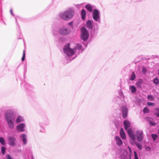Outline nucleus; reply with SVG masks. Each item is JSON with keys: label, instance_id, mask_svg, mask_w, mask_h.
<instances>
[{"label": "nucleus", "instance_id": "473e14b6", "mask_svg": "<svg viewBox=\"0 0 159 159\" xmlns=\"http://www.w3.org/2000/svg\"><path fill=\"white\" fill-rule=\"evenodd\" d=\"M134 159H138V157L136 152L135 151H134Z\"/></svg>", "mask_w": 159, "mask_h": 159}, {"label": "nucleus", "instance_id": "6e6552de", "mask_svg": "<svg viewBox=\"0 0 159 159\" xmlns=\"http://www.w3.org/2000/svg\"><path fill=\"white\" fill-rule=\"evenodd\" d=\"M58 32L62 35H66L70 33L71 30L68 27H62L59 29Z\"/></svg>", "mask_w": 159, "mask_h": 159}, {"label": "nucleus", "instance_id": "7ed1b4c3", "mask_svg": "<svg viewBox=\"0 0 159 159\" xmlns=\"http://www.w3.org/2000/svg\"><path fill=\"white\" fill-rule=\"evenodd\" d=\"M75 12L71 8H70L64 11L59 13V17L65 20H68L74 16Z\"/></svg>", "mask_w": 159, "mask_h": 159}, {"label": "nucleus", "instance_id": "79ce46f5", "mask_svg": "<svg viewBox=\"0 0 159 159\" xmlns=\"http://www.w3.org/2000/svg\"><path fill=\"white\" fill-rule=\"evenodd\" d=\"M10 13L12 16H14V14L12 12V9H11L10 10Z\"/></svg>", "mask_w": 159, "mask_h": 159}, {"label": "nucleus", "instance_id": "c9c22d12", "mask_svg": "<svg viewBox=\"0 0 159 159\" xmlns=\"http://www.w3.org/2000/svg\"><path fill=\"white\" fill-rule=\"evenodd\" d=\"M82 4H77L75 5V7L78 8H80L82 6Z\"/></svg>", "mask_w": 159, "mask_h": 159}, {"label": "nucleus", "instance_id": "f03ea898", "mask_svg": "<svg viewBox=\"0 0 159 159\" xmlns=\"http://www.w3.org/2000/svg\"><path fill=\"white\" fill-rule=\"evenodd\" d=\"M5 118L9 128L13 129L14 128V121L15 118L13 115V111L11 110H7L5 115Z\"/></svg>", "mask_w": 159, "mask_h": 159}, {"label": "nucleus", "instance_id": "ea45409f", "mask_svg": "<svg viewBox=\"0 0 159 159\" xmlns=\"http://www.w3.org/2000/svg\"><path fill=\"white\" fill-rule=\"evenodd\" d=\"M142 71L144 73H145L146 71V68H145L144 67H143V68H142Z\"/></svg>", "mask_w": 159, "mask_h": 159}, {"label": "nucleus", "instance_id": "7c9ffc66", "mask_svg": "<svg viewBox=\"0 0 159 159\" xmlns=\"http://www.w3.org/2000/svg\"><path fill=\"white\" fill-rule=\"evenodd\" d=\"M149 110L147 107H145L143 109V112L144 113L148 112Z\"/></svg>", "mask_w": 159, "mask_h": 159}, {"label": "nucleus", "instance_id": "37998d69", "mask_svg": "<svg viewBox=\"0 0 159 159\" xmlns=\"http://www.w3.org/2000/svg\"><path fill=\"white\" fill-rule=\"evenodd\" d=\"M73 24V22H71L68 23V25L70 26H72Z\"/></svg>", "mask_w": 159, "mask_h": 159}, {"label": "nucleus", "instance_id": "a19ab883", "mask_svg": "<svg viewBox=\"0 0 159 159\" xmlns=\"http://www.w3.org/2000/svg\"><path fill=\"white\" fill-rule=\"evenodd\" d=\"M128 149H129V150L130 153H132V150L131 149V148L129 146L128 147Z\"/></svg>", "mask_w": 159, "mask_h": 159}, {"label": "nucleus", "instance_id": "a211bd4d", "mask_svg": "<svg viewBox=\"0 0 159 159\" xmlns=\"http://www.w3.org/2000/svg\"><path fill=\"white\" fill-rule=\"evenodd\" d=\"M25 121L24 118L20 116H18L16 120V122L17 123H20V122H24Z\"/></svg>", "mask_w": 159, "mask_h": 159}, {"label": "nucleus", "instance_id": "aec40b11", "mask_svg": "<svg viewBox=\"0 0 159 159\" xmlns=\"http://www.w3.org/2000/svg\"><path fill=\"white\" fill-rule=\"evenodd\" d=\"M52 32L53 35H56L57 34V28L56 26L53 25L52 26Z\"/></svg>", "mask_w": 159, "mask_h": 159}, {"label": "nucleus", "instance_id": "6ab92c4d", "mask_svg": "<svg viewBox=\"0 0 159 159\" xmlns=\"http://www.w3.org/2000/svg\"><path fill=\"white\" fill-rule=\"evenodd\" d=\"M120 134L121 138L123 139H126V135L124 132L123 128H121L120 131Z\"/></svg>", "mask_w": 159, "mask_h": 159}, {"label": "nucleus", "instance_id": "f8f14e48", "mask_svg": "<svg viewBox=\"0 0 159 159\" xmlns=\"http://www.w3.org/2000/svg\"><path fill=\"white\" fill-rule=\"evenodd\" d=\"M129 155L128 154L126 151H124L123 154L120 157V159H127L128 157H129Z\"/></svg>", "mask_w": 159, "mask_h": 159}, {"label": "nucleus", "instance_id": "de8ad7c7", "mask_svg": "<svg viewBox=\"0 0 159 159\" xmlns=\"http://www.w3.org/2000/svg\"><path fill=\"white\" fill-rule=\"evenodd\" d=\"M158 133H159V131H158Z\"/></svg>", "mask_w": 159, "mask_h": 159}, {"label": "nucleus", "instance_id": "f3484780", "mask_svg": "<svg viewBox=\"0 0 159 159\" xmlns=\"http://www.w3.org/2000/svg\"><path fill=\"white\" fill-rule=\"evenodd\" d=\"M93 21L88 20L86 23V27L89 29H92L93 28L92 25L93 23Z\"/></svg>", "mask_w": 159, "mask_h": 159}, {"label": "nucleus", "instance_id": "f257e3e1", "mask_svg": "<svg viewBox=\"0 0 159 159\" xmlns=\"http://www.w3.org/2000/svg\"><path fill=\"white\" fill-rule=\"evenodd\" d=\"M82 47L80 44H77L74 48L71 49L70 47V44H67L64 46L63 51L66 55L70 57L74 55L76 50H78L79 53L81 52L82 50Z\"/></svg>", "mask_w": 159, "mask_h": 159}, {"label": "nucleus", "instance_id": "bb28decb", "mask_svg": "<svg viewBox=\"0 0 159 159\" xmlns=\"http://www.w3.org/2000/svg\"><path fill=\"white\" fill-rule=\"evenodd\" d=\"M155 110L156 111L155 112V115L157 117H159V108H156Z\"/></svg>", "mask_w": 159, "mask_h": 159}, {"label": "nucleus", "instance_id": "2f4dec72", "mask_svg": "<svg viewBox=\"0 0 159 159\" xmlns=\"http://www.w3.org/2000/svg\"><path fill=\"white\" fill-rule=\"evenodd\" d=\"M152 137L153 140H155L157 137V134H152Z\"/></svg>", "mask_w": 159, "mask_h": 159}, {"label": "nucleus", "instance_id": "cd10ccee", "mask_svg": "<svg viewBox=\"0 0 159 159\" xmlns=\"http://www.w3.org/2000/svg\"><path fill=\"white\" fill-rule=\"evenodd\" d=\"M147 98L150 101H152L154 100L153 97L152 95H148Z\"/></svg>", "mask_w": 159, "mask_h": 159}, {"label": "nucleus", "instance_id": "c03bdc74", "mask_svg": "<svg viewBox=\"0 0 159 159\" xmlns=\"http://www.w3.org/2000/svg\"><path fill=\"white\" fill-rule=\"evenodd\" d=\"M129 159H131V155H129Z\"/></svg>", "mask_w": 159, "mask_h": 159}, {"label": "nucleus", "instance_id": "9d476101", "mask_svg": "<svg viewBox=\"0 0 159 159\" xmlns=\"http://www.w3.org/2000/svg\"><path fill=\"white\" fill-rule=\"evenodd\" d=\"M122 116L124 118H125L127 116L128 109L125 106L122 107Z\"/></svg>", "mask_w": 159, "mask_h": 159}, {"label": "nucleus", "instance_id": "dca6fc26", "mask_svg": "<svg viewBox=\"0 0 159 159\" xmlns=\"http://www.w3.org/2000/svg\"><path fill=\"white\" fill-rule=\"evenodd\" d=\"M115 139L116 143L117 145L120 146L121 145L123 144L122 141L119 136H116Z\"/></svg>", "mask_w": 159, "mask_h": 159}, {"label": "nucleus", "instance_id": "c85d7f7f", "mask_svg": "<svg viewBox=\"0 0 159 159\" xmlns=\"http://www.w3.org/2000/svg\"><path fill=\"white\" fill-rule=\"evenodd\" d=\"M149 123L151 125H155L156 123L152 120H148Z\"/></svg>", "mask_w": 159, "mask_h": 159}, {"label": "nucleus", "instance_id": "4c0bfd02", "mask_svg": "<svg viewBox=\"0 0 159 159\" xmlns=\"http://www.w3.org/2000/svg\"><path fill=\"white\" fill-rule=\"evenodd\" d=\"M145 150L147 151H150L151 150V148L148 146H146L145 147Z\"/></svg>", "mask_w": 159, "mask_h": 159}, {"label": "nucleus", "instance_id": "58836bf2", "mask_svg": "<svg viewBox=\"0 0 159 159\" xmlns=\"http://www.w3.org/2000/svg\"><path fill=\"white\" fill-rule=\"evenodd\" d=\"M147 104L148 106H151L153 105L154 104V103L151 102H148Z\"/></svg>", "mask_w": 159, "mask_h": 159}, {"label": "nucleus", "instance_id": "393cba45", "mask_svg": "<svg viewBox=\"0 0 159 159\" xmlns=\"http://www.w3.org/2000/svg\"><path fill=\"white\" fill-rule=\"evenodd\" d=\"M0 142L3 145H5V139L3 138L2 137H0Z\"/></svg>", "mask_w": 159, "mask_h": 159}, {"label": "nucleus", "instance_id": "c756f323", "mask_svg": "<svg viewBox=\"0 0 159 159\" xmlns=\"http://www.w3.org/2000/svg\"><path fill=\"white\" fill-rule=\"evenodd\" d=\"M6 148L4 147H2L1 148V151L2 154L4 155Z\"/></svg>", "mask_w": 159, "mask_h": 159}, {"label": "nucleus", "instance_id": "4be33fe9", "mask_svg": "<svg viewBox=\"0 0 159 159\" xmlns=\"http://www.w3.org/2000/svg\"><path fill=\"white\" fill-rule=\"evenodd\" d=\"M39 125L41 129L40 130V132L42 133H44L45 132V128L43 126V124L41 123H39Z\"/></svg>", "mask_w": 159, "mask_h": 159}, {"label": "nucleus", "instance_id": "423d86ee", "mask_svg": "<svg viewBox=\"0 0 159 159\" xmlns=\"http://www.w3.org/2000/svg\"><path fill=\"white\" fill-rule=\"evenodd\" d=\"M81 39L84 41L87 40L89 36V34L87 30L85 27H83L81 28Z\"/></svg>", "mask_w": 159, "mask_h": 159}, {"label": "nucleus", "instance_id": "a878e982", "mask_svg": "<svg viewBox=\"0 0 159 159\" xmlns=\"http://www.w3.org/2000/svg\"><path fill=\"white\" fill-rule=\"evenodd\" d=\"M153 82L156 85H158L159 84V80L156 78L153 80Z\"/></svg>", "mask_w": 159, "mask_h": 159}, {"label": "nucleus", "instance_id": "2eb2a0df", "mask_svg": "<svg viewBox=\"0 0 159 159\" xmlns=\"http://www.w3.org/2000/svg\"><path fill=\"white\" fill-rule=\"evenodd\" d=\"M26 138V135L25 134H22L20 136V139L22 140L23 144L25 145L27 144V140Z\"/></svg>", "mask_w": 159, "mask_h": 159}, {"label": "nucleus", "instance_id": "72a5a7b5", "mask_svg": "<svg viewBox=\"0 0 159 159\" xmlns=\"http://www.w3.org/2000/svg\"><path fill=\"white\" fill-rule=\"evenodd\" d=\"M119 95H120V98H118L122 99L123 98V95L122 93L120 91L119 92Z\"/></svg>", "mask_w": 159, "mask_h": 159}, {"label": "nucleus", "instance_id": "412c9836", "mask_svg": "<svg viewBox=\"0 0 159 159\" xmlns=\"http://www.w3.org/2000/svg\"><path fill=\"white\" fill-rule=\"evenodd\" d=\"M86 14V13L85 10L84 9H82L81 11V15L82 18L83 20L85 19Z\"/></svg>", "mask_w": 159, "mask_h": 159}, {"label": "nucleus", "instance_id": "49530a36", "mask_svg": "<svg viewBox=\"0 0 159 159\" xmlns=\"http://www.w3.org/2000/svg\"><path fill=\"white\" fill-rule=\"evenodd\" d=\"M74 58H75V57H73V59H73Z\"/></svg>", "mask_w": 159, "mask_h": 159}, {"label": "nucleus", "instance_id": "f704fd0d", "mask_svg": "<svg viewBox=\"0 0 159 159\" xmlns=\"http://www.w3.org/2000/svg\"><path fill=\"white\" fill-rule=\"evenodd\" d=\"M6 158H7V159H12V157L9 154L7 155Z\"/></svg>", "mask_w": 159, "mask_h": 159}, {"label": "nucleus", "instance_id": "b1692460", "mask_svg": "<svg viewBox=\"0 0 159 159\" xmlns=\"http://www.w3.org/2000/svg\"><path fill=\"white\" fill-rule=\"evenodd\" d=\"M136 78L134 72H132L131 75L130 76V80H134Z\"/></svg>", "mask_w": 159, "mask_h": 159}, {"label": "nucleus", "instance_id": "4468645a", "mask_svg": "<svg viewBox=\"0 0 159 159\" xmlns=\"http://www.w3.org/2000/svg\"><path fill=\"white\" fill-rule=\"evenodd\" d=\"M124 126L125 129L126 130H128L130 129H128V128L130 126V123L129 121L127 120H125L124 122ZM131 129L133 131V130Z\"/></svg>", "mask_w": 159, "mask_h": 159}, {"label": "nucleus", "instance_id": "1a4fd4ad", "mask_svg": "<svg viewBox=\"0 0 159 159\" xmlns=\"http://www.w3.org/2000/svg\"><path fill=\"white\" fill-rule=\"evenodd\" d=\"M25 127V124L23 123L18 125L16 127V129L18 131L22 132L24 131Z\"/></svg>", "mask_w": 159, "mask_h": 159}, {"label": "nucleus", "instance_id": "0eeeda50", "mask_svg": "<svg viewBox=\"0 0 159 159\" xmlns=\"http://www.w3.org/2000/svg\"><path fill=\"white\" fill-rule=\"evenodd\" d=\"M93 20L98 22L100 21V11L96 9H94L93 10L92 15Z\"/></svg>", "mask_w": 159, "mask_h": 159}, {"label": "nucleus", "instance_id": "a18cd8bd", "mask_svg": "<svg viewBox=\"0 0 159 159\" xmlns=\"http://www.w3.org/2000/svg\"><path fill=\"white\" fill-rule=\"evenodd\" d=\"M32 159H34L33 157H32Z\"/></svg>", "mask_w": 159, "mask_h": 159}, {"label": "nucleus", "instance_id": "9b49d317", "mask_svg": "<svg viewBox=\"0 0 159 159\" xmlns=\"http://www.w3.org/2000/svg\"><path fill=\"white\" fill-rule=\"evenodd\" d=\"M9 144L11 146H13L15 144L16 139L13 136H9L8 138Z\"/></svg>", "mask_w": 159, "mask_h": 159}, {"label": "nucleus", "instance_id": "20e7f679", "mask_svg": "<svg viewBox=\"0 0 159 159\" xmlns=\"http://www.w3.org/2000/svg\"><path fill=\"white\" fill-rule=\"evenodd\" d=\"M128 133L132 140V141L130 142L132 144H135L139 149L142 150V146L140 143L136 142V139L134 135L133 131L131 129H129L128 130Z\"/></svg>", "mask_w": 159, "mask_h": 159}, {"label": "nucleus", "instance_id": "5701e85b", "mask_svg": "<svg viewBox=\"0 0 159 159\" xmlns=\"http://www.w3.org/2000/svg\"><path fill=\"white\" fill-rule=\"evenodd\" d=\"M129 89L131 90V92L133 93L135 92L136 90V88L134 86H130Z\"/></svg>", "mask_w": 159, "mask_h": 159}, {"label": "nucleus", "instance_id": "e433bc0d", "mask_svg": "<svg viewBox=\"0 0 159 159\" xmlns=\"http://www.w3.org/2000/svg\"><path fill=\"white\" fill-rule=\"evenodd\" d=\"M25 50H24L23 51V57L22 58V61H23L25 60Z\"/></svg>", "mask_w": 159, "mask_h": 159}, {"label": "nucleus", "instance_id": "ddd939ff", "mask_svg": "<svg viewBox=\"0 0 159 159\" xmlns=\"http://www.w3.org/2000/svg\"><path fill=\"white\" fill-rule=\"evenodd\" d=\"M86 8L90 12H92L93 11V9L95 8V7L94 5H92L89 4H88L85 6Z\"/></svg>", "mask_w": 159, "mask_h": 159}, {"label": "nucleus", "instance_id": "39448f33", "mask_svg": "<svg viewBox=\"0 0 159 159\" xmlns=\"http://www.w3.org/2000/svg\"><path fill=\"white\" fill-rule=\"evenodd\" d=\"M136 139L138 142H141L143 140L144 134L141 130H137L136 131L135 134H134Z\"/></svg>", "mask_w": 159, "mask_h": 159}]
</instances>
